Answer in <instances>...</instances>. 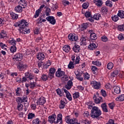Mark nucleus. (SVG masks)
<instances>
[{
	"mask_svg": "<svg viewBox=\"0 0 124 124\" xmlns=\"http://www.w3.org/2000/svg\"><path fill=\"white\" fill-rule=\"evenodd\" d=\"M50 13H51V9L48 8L46 10V16H50Z\"/></svg>",
	"mask_w": 124,
	"mask_h": 124,
	"instance_id": "obj_58",
	"label": "nucleus"
},
{
	"mask_svg": "<svg viewBox=\"0 0 124 124\" xmlns=\"http://www.w3.org/2000/svg\"><path fill=\"white\" fill-rule=\"evenodd\" d=\"M97 48V46H96L94 43H90V45L88 46V49L91 50H95Z\"/></svg>",
	"mask_w": 124,
	"mask_h": 124,
	"instance_id": "obj_15",
	"label": "nucleus"
},
{
	"mask_svg": "<svg viewBox=\"0 0 124 124\" xmlns=\"http://www.w3.org/2000/svg\"><path fill=\"white\" fill-rule=\"evenodd\" d=\"M113 90L115 93H117L119 94V93H121V88L118 86H115L113 87Z\"/></svg>",
	"mask_w": 124,
	"mask_h": 124,
	"instance_id": "obj_19",
	"label": "nucleus"
},
{
	"mask_svg": "<svg viewBox=\"0 0 124 124\" xmlns=\"http://www.w3.org/2000/svg\"><path fill=\"white\" fill-rule=\"evenodd\" d=\"M45 103H46V98L44 97L39 98L38 101H37V104L39 105H44Z\"/></svg>",
	"mask_w": 124,
	"mask_h": 124,
	"instance_id": "obj_12",
	"label": "nucleus"
},
{
	"mask_svg": "<svg viewBox=\"0 0 124 124\" xmlns=\"http://www.w3.org/2000/svg\"><path fill=\"white\" fill-rule=\"evenodd\" d=\"M65 74V73L63 71H61V72H56L55 75L56 77H62V76H64Z\"/></svg>",
	"mask_w": 124,
	"mask_h": 124,
	"instance_id": "obj_25",
	"label": "nucleus"
},
{
	"mask_svg": "<svg viewBox=\"0 0 124 124\" xmlns=\"http://www.w3.org/2000/svg\"><path fill=\"white\" fill-rule=\"evenodd\" d=\"M10 15H11V17L12 18L13 20H16L18 19V15L13 13V12L10 13Z\"/></svg>",
	"mask_w": 124,
	"mask_h": 124,
	"instance_id": "obj_27",
	"label": "nucleus"
},
{
	"mask_svg": "<svg viewBox=\"0 0 124 124\" xmlns=\"http://www.w3.org/2000/svg\"><path fill=\"white\" fill-rule=\"evenodd\" d=\"M65 122L68 124H80L75 118L70 119V116L68 115L65 117Z\"/></svg>",
	"mask_w": 124,
	"mask_h": 124,
	"instance_id": "obj_3",
	"label": "nucleus"
},
{
	"mask_svg": "<svg viewBox=\"0 0 124 124\" xmlns=\"http://www.w3.org/2000/svg\"><path fill=\"white\" fill-rule=\"evenodd\" d=\"M101 17V15L99 14H95L93 16V20H99V18Z\"/></svg>",
	"mask_w": 124,
	"mask_h": 124,
	"instance_id": "obj_38",
	"label": "nucleus"
},
{
	"mask_svg": "<svg viewBox=\"0 0 124 124\" xmlns=\"http://www.w3.org/2000/svg\"><path fill=\"white\" fill-rule=\"evenodd\" d=\"M63 79V81H68V77H67V75H64L63 77H62V80Z\"/></svg>",
	"mask_w": 124,
	"mask_h": 124,
	"instance_id": "obj_62",
	"label": "nucleus"
},
{
	"mask_svg": "<svg viewBox=\"0 0 124 124\" xmlns=\"http://www.w3.org/2000/svg\"><path fill=\"white\" fill-rule=\"evenodd\" d=\"M79 96H80L79 92H75L73 94V97L74 99H77Z\"/></svg>",
	"mask_w": 124,
	"mask_h": 124,
	"instance_id": "obj_44",
	"label": "nucleus"
},
{
	"mask_svg": "<svg viewBox=\"0 0 124 124\" xmlns=\"http://www.w3.org/2000/svg\"><path fill=\"white\" fill-rule=\"evenodd\" d=\"M45 58V55H44V54L42 53H39L37 55V59H38L39 61H43Z\"/></svg>",
	"mask_w": 124,
	"mask_h": 124,
	"instance_id": "obj_18",
	"label": "nucleus"
},
{
	"mask_svg": "<svg viewBox=\"0 0 124 124\" xmlns=\"http://www.w3.org/2000/svg\"><path fill=\"white\" fill-rule=\"evenodd\" d=\"M18 27H19V29H18L19 32L21 33L22 32V30L26 28H28L29 26V23L27 22V20L24 19H22L20 21H19L17 23Z\"/></svg>",
	"mask_w": 124,
	"mask_h": 124,
	"instance_id": "obj_2",
	"label": "nucleus"
},
{
	"mask_svg": "<svg viewBox=\"0 0 124 124\" xmlns=\"http://www.w3.org/2000/svg\"><path fill=\"white\" fill-rule=\"evenodd\" d=\"M16 101L17 102V104L23 103L22 97H17L16 98Z\"/></svg>",
	"mask_w": 124,
	"mask_h": 124,
	"instance_id": "obj_51",
	"label": "nucleus"
},
{
	"mask_svg": "<svg viewBox=\"0 0 124 124\" xmlns=\"http://www.w3.org/2000/svg\"><path fill=\"white\" fill-rule=\"evenodd\" d=\"M62 91H64L65 93L66 94V97H67V99L69 100L70 101H72V96H71V94L68 92V91L66 90V89H64V87H63L62 89Z\"/></svg>",
	"mask_w": 124,
	"mask_h": 124,
	"instance_id": "obj_10",
	"label": "nucleus"
},
{
	"mask_svg": "<svg viewBox=\"0 0 124 124\" xmlns=\"http://www.w3.org/2000/svg\"><path fill=\"white\" fill-rule=\"evenodd\" d=\"M9 43L11 44V45H13V46H16V41L14 40V39L10 40Z\"/></svg>",
	"mask_w": 124,
	"mask_h": 124,
	"instance_id": "obj_55",
	"label": "nucleus"
},
{
	"mask_svg": "<svg viewBox=\"0 0 124 124\" xmlns=\"http://www.w3.org/2000/svg\"><path fill=\"white\" fill-rule=\"evenodd\" d=\"M7 35V34H6V31L4 30H2L0 34V38H4L5 37H6Z\"/></svg>",
	"mask_w": 124,
	"mask_h": 124,
	"instance_id": "obj_28",
	"label": "nucleus"
},
{
	"mask_svg": "<svg viewBox=\"0 0 124 124\" xmlns=\"http://www.w3.org/2000/svg\"><path fill=\"white\" fill-rule=\"evenodd\" d=\"M112 3V1L109 0H108L107 1H106V5L107 6H108L109 7H112V6H113Z\"/></svg>",
	"mask_w": 124,
	"mask_h": 124,
	"instance_id": "obj_40",
	"label": "nucleus"
},
{
	"mask_svg": "<svg viewBox=\"0 0 124 124\" xmlns=\"http://www.w3.org/2000/svg\"><path fill=\"white\" fill-rule=\"evenodd\" d=\"M80 50V46H78V45H75L73 47V50L75 52V53H79Z\"/></svg>",
	"mask_w": 124,
	"mask_h": 124,
	"instance_id": "obj_20",
	"label": "nucleus"
},
{
	"mask_svg": "<svg viewBox=\"0 0 124 124\" xmlns=\"http://www.w3.org/2000/svg\"><path fill=\"white\" fill-rule=\"evenodd\" d=\"M116 104H115V103L112 102L108 104V106L110 108V109H111V110H113L114 109V107H115Z\"/></svg>",
	"mask_w": 124,
	"mask_h": 124,
	"instance_id": "obj_50",
	"label": "nucleus"
},
{
	"mask_svg": "<svg viewBox=\"0 0 124 124\" xmlns=\"http://www.w3.org/2000/svg\"><path fill=\"white\" fill-rule=\"evenodd\" d=\"M59 8V7L58 6V5L57 4H53L52 5V7L51 8V9L52 10H56V9H58Z\"/></svg>",
	"mask_w": 124,
	"mask_h": 124,
	"instance_id": "obj_63",
	"label": "nucleus"
},
{
	"mask_svg": "<svg viewBox=\"0 0 124 124\" xmlns=\"http://www.w3.org/2000/svg\"><path fill=\"white\" fill-rule=\"evenodd\" d=\"M116 101H124V94L120 95L119 97L116 98Z\"/></svg>",
	"mask_w": 124,
	"mask_h": 124,
	"instance_id": "obj_35",
	"label": "nucleus"
},
{
	"mask_svg": "<svg viewBox=\"0 0 124 124\" xmlns=\"http://www.w3.org/2000/svg\"><path fill=\"white\" fill-rule=\"evenodd\" d=\"M36 82H34V81L33 82H30V89H31V90H33V89H34V88H35V87H36Z\"/></svg>",
	"mask_w": 124,
	"mask_h": 124,
	"instance_id": "obj_43",
	"label": "nucleus"
},
{
	"mask_svg": "<svg viewBox=\"0 0 124 124\" xmlns=\"http://www.w3.org/2000/svg\"><path fill=\"white\" fill-rule=\"evenodd\" d=\"M90 37L92 40H95V39H97V36H96V34H95V33H91Z\"/></svg>",
	"mask_w": 124,
	"mask_h": 124,
	"instance_id": "obj_31",
	"label": "nucleus"
},
{
	"mask_svg": "<svg viewBox=\"0 0 124 124\" xmlns=\"http://www.w3.org/2000/svg\"><path fill=\"white\" fill-rule=\"evenodd\" d=\"M111 19L112 20V21H113L114 22H117V21L119 20V16L117 15H112L111 16Z\"/></svg>",
	"mask_w": 124,
	"mask_h": 124,
	"instance_id": "obj_41",
	"label": "nucleus"
},
{
	"mask_svg": "<svg viewBox=\"0 0 124 124\" xmlns=\"http://www.w3.org/2000/svg\"><path fill=\"white\" fill-rule=\"evenodd\" d=\"M82 7L84 9H87L89 7V2H86L82 4Z\"/></svg>",
	"mask_w": 124,
	"mask_h": 124,
	"instance_id": "obj_53",
	"label": "nucleus"
},
{
	"mask_svg": "<svg viewBox=\"0 0 124 124\" xmlns=\"http://www.w3.org/2000/svg\"><path fill=\"white\" fill-rule=\"evenodd\" d=\"M76 76H77L76 78L79 81H83L84 78L81 77V75L80 74V72L78 73V74H75Z\"/></svg>",
	"mask_w": 124,
	"mask_h": 124,
	"instance_id": "obj_37",
	"label": "nucleus"
},
{
	"mask_svg": "<svg viewBox=\"0 0 124 124\" xmlns=\"http://www.w3.org/2000/svg\"><path fill=\"white\" fill-rule=\"evenodd\" d=\"M117 29L120 31H124V24L118 25Z\"/></svg>",
	"mask_w": 124,
	"mask_h": 124,
	"instance_id": "obj_42",
	"label": "nucleus"
},
{
	"mask_svg": "<svg viewBox=\"0 0 124 124\" xmlns=\"http://www.w3.org/2000/svg\"><path fill=\"white\" fill-rule=\"evenodd\" d=\"M79 62H80V57L78 56L76 57L75 64H78L79 63Z\"/></svg>",
	"mask_w": 124,
	"mask_h": 124,
	"instance_id": "obj_59",
	"label": "nucleus"
},
{
	"mask_svg": "<svg viewBox=\"0 0 124 124\" xmlns=\"http://www.w3.org/2000/svg\"><path fill=\"white\" fill-rule=\"evenodd\" d=\"M35 117V115L34 114V113H30L28 114V119L30 120L31 119H32V118H34Z\"/></svg>",
	"mask_w": 124,
	"mask_h": 124,
	"instance_id": "obj_52",
	"label": "nucleus"
},
{
	"mask_svg": "<svg viewBox=\"0 0 124 124\" xmlns=\"http://www.w3.org/2000/svg\"><path fill=\"white\" fill-rule=\"evenodd\" d=\"M21 32L22 33H24V34H27V33H30L31 32V30L30 29H27V28H24L23 29L21 30Z\"/></svg>",
	"mask_w": 124,
	"mask_h": 124,
	"instance_id": "obj_30",
	"label": "nucleus"
},
{
	"mask_svg": "<svg viewBox=\"0 0 124 124\" xmlns=\"http://www.w3.org/2000/svg\"><path fill=\"white\" fill-rule=\"evenodd\" d=\"M65 104H66V103H65V102L61 100L60 101L59 108H60V109H63L64 107H65Z\"/></svg>",
	"mask_w": 124,
	"mask_h": 124,
	"instance_id": "obj_29",
	"label": "nucleus"
},
{
	"mask_svg": "<svg viewBox=\"0 0 124 124\" xmlns=\"http://www.w3.org/2000/svg\"><path fill=\"white\" fill-rule=\"evenodd\" d=\"M101 93L102 95L104 96V97H105L107 96V94L106 93V91H105V90L103 89H102L101 90Z\"/></svg>",
	"mask_w": 124,
	"mask_h": 124,
	"instance_id": "obj_56",
	"label": "nucleus"
},
{
	"mask_svg": "<svg viewBox=\"0 0 124 124\" xmlns=\"http://www.w3.org/2000/svg\"><path fill=\"white\" fill-rule=\"evenodd\" d=\"M27 67H28V65L23 64L21 63H19L17 65V68L19 71H23V70H25Z\"/></svg>",
	"mask_w": 124,
	"mask_h": 124,
	"instance_id": "obj_13",
	"label": "nucleus"
},
{
	"mask_svg": "<svg viewBox=\"0 0 124 124\" xmlns=\"http://www.w3.org/2000/svg\"><path fill=\"white\" fill-rule=\"evenodd\" d=\"M118 16L123 19L124 18V11L122 10H119L118 13L117 14Z\"/></svg>",
	"mask_w": 124,
	"mask_h": 124,
	"instance_id": "obj_26",
	"label": "nucleus"
},
{
	"mask_svg": "<svg viewBox=\"0 0 124 124\" xmlns=\"http://www.w3.org/2000/svg\"><path fill=\"white\" fill-rule=\"evenodd\" d=\"M101 40H102V41H103L104 42H106V41H107V40H108L107 37L106 36H103L101 37Z\"/></svg>",
	"mask_w": 124,
	"mask_h": 124,
	"instance_id": "obj_61",
	"label": "nucleus"
},
{
	"mask_svg": "<svg viewBox=\"0 0 124 124\" xmlns=\"http://www.w3.org/2000/svg\"><path fill=\"white\" fill-rule=\"evenodd\" d=\"M56 93L60 96H62V95H63V93H62V89H60L59 88L57 89L56 90Z\"/></svg>",
	"mask_w": 124,
	"mask_h": 124,
	"instance_id": "obj_39",
	"label": "nucleus"
},
{
	"mask_svg": "<svg viewBox=\"0 0 124 124\" xmlns=\"http://www.w3.org/2000/svg\"><path fill=\"white\" fill-rule=\"evenodd\" d=\"M45 7V5H41L39 9H38L36 11L35 14L34 16V18H37V17L39 16V14H40V12L42 11V10L43 9V8H44Z\"/></svg>",
	"mask_w": 124,
	"mask_h": 124,
	"instance_id": "obj_9",
	"label": "nucleus"
},
{
	"mask_svg": "<svg viewBox=\"0 0 124 124\" xmlns=\"http://www.w3.org/2000/svg\"><path fill=\"white\" fill-rule=\"evenodd\" d=\"M92 63L94 65H96L97 66H101V62L99 61H93Z\"/></svg>",
	"mask_w": 124,
	"mask_h": 124,
	"instance_id": "obj_36",
	"label": "nucleus"
},
{
	"mask_svg": "<svg viewBox=\"0 0 124 124\" xmlns=\"http://www.w3.org/2000/svg\"><path fill=\"white\" fill-rule=\"evenodd\" d=\"M118 74H120V70H115L113 71V73L111 74V78H114V77H116L117 76Z\"/></svg>",
	"mask_w": 124,
	"mask_h": 124,
	"instance_id": "obj_23",
	"label": "nucleus"
},
{
	"mask_svg": "<svg viewBox=\"0 0 124 124\" xmlns=\"http://www.w3.org/2000/svg\"><path fill=\"white\" fill-rule=\"evenodd\" d=\"M24 58V55L22 53H16L14 55L13 58V60L14 61H16V62H21L22 60H23Z\"/></svg>",
	"mask_w": 124,
	"mask_h": 124,
	"instance_id": "obj_4",
	"label": "nucleus"
},
{
	"mask_svg": "<svg viewBox=\"0 0 124 124\" xmlns=\"http://www.w3.org/2000/svg\"><path fill=\"white\" fill-rule=\"evenodd\" d=\"M63 50L66 53H68L70 51V46L68 45H65L62 47Z\"/></svg>",
	"mask_w": 124,
	"mask_h": 124,
	"instance_id": "obj_22",
	"label": "nucleus"
},
{
	"mask_svg": "<svg viewBox=\"0 0 124 124\" xmlns=\"http://www.w3.org/2000/svg\"><path fill=\"white\" fill-rule=\"evenodd\" d=\"M55 72H56V69L55 68H51L49 69L50 74H55Z\"/></svg>",
	"mask_w": 124,
	"mask_h": 124,
	"instance_id": "obj_57",
	"label": "nucleus"
},
{
	"mask_svg": "<svg viewBox=\"0 0 124 124\" xmlns=\"http://www.w3.org/2000/svg\"><path fill=\"white\" fill-rule=\"evenodd\" d=\"M73 86V82L71 81V80L68 81L67 84L65 85V88L67 89V90H70L72 86Z\"/></svg>",
	"mask_w": 124,
	"mask_h": 124,
	"instance_id": "obj_16",
	"label": "nucleus"
},
{
	"mask_svg": "<svg viewBox=\"0 0 124 124\" xmlns=\"http://www.w3.org/2000/svg\"><path fill=\"white\" fill-rule=\"evenodd\" d=\"M22 9H23V8L20 5H17L15 8V11L18 13L22 12Z\"/></svg>",
	"mask_w": 124,
	"mask_h": 124,
	"instance_id": "obj_32",
	"label": "nucleus"
},
{
	"mask_svg": "<svg viewBox=\"0 0 124 124\" xmlns=\"http://www.w3.org/2000/svg\"><path fill=\"white\" fill-rule=\"evenodd\" d=\"M41 79L43 81H47L48 80V76L44 74L42 75Z\"/></svg>",
	"mask_w": 124,
	"mask_h": 124,
	"instance_id": "obj_49",
	"label": "nucleus"
},
{
	"mask_svg": "<svg viewBox=\"0 0 124 124\" xmlns=\"http://www.w3.org/2000/svg\"><path fill=\"white\" fill-rule=\"evenodd\" d=\"M94 3L96 5H97V6H101L103 4V2L100 0H94Z\"/></svg>",
	"mask_w": 124,
	"mask_h": 124,
	"instance_id": "obj_33",
	"label": "nucleus"
},
{
	"mask_svg": "<svg viewBox=\"0 0 124 124\" xmlns=\"http://www.w3.org/2000/svg\"><path fill=\"white\" fill-rule=\"evenodd\" d=\"M74 64H76L74 63V62L72 61L70 62L69 64L68 65V68L69 69H73V68H74Z\"/></svg>",
	"mask_w": 124,
	"mask_h": 124,
	"instance_id": "obj_34",
	"label": "nucleus"
},
{
	"mask_svg": "<svg viewBox=\"0 0 124 124\" xmlns=\"http://www.w3.org/2000/svg\"><path fill=\"white\" fill-rule=\"evenodd\" d=\"M57 118V116H56V114L54 113L51 115L48 116V122L50 123V124H55L56 118Z\"/></svg>",
	"mask_w": 124,
	"mask_h": 124,
	"instance_id": "obj_8",
	"label": "nucleus"
},
{
	"mask_svg": "<svg viewBox=\"0 0 124 124\" xmlns=\"http://www.w3.org/2000/svg\"><path fill=\"white\" fill-rule=\"evenodd\" d=\"M88 27H89V24H88V23H83L81 25V27L80 28V30L82 31H85V30H87V29L88 28Z\"/></svg>",
	"mask_w": 124,
	"mask_h": 124,
	"instance_id": "obj_24",
	"label": "nucleus"
},
{
	"mask_svg": "<svg viewBox=\"0 0 124 124\" xmlns=\"http://www.w3.org/2000/svg\"><path fill=\"white\" fill-rule=\"evenodd\" d=\"M101 110L98 108V107L94 106L91 110L90 115L92 119L99 120V116H101Z\"/></svg>",
	"mask_w": 124,
	"mask_h": 124,
	"instance_id": "obj_1",
	"label": "nucleus"
},
{
	"mask_svg": "<svg viewBox=\"0 0 124 124\" xmlns=\"http://www.w3.org/2000/svg\"><path fill=\"white\" fill-rule=\"evenodd\" d=\"M91 83L93 85V88H94V89H95V90H99L100 87H101V84L99 82L92 81Z\"/></svg>",
	"mask_w": 124,
	"mask_h": 124,
	"instance_id": "obj_7",
	"label": "nucleus"
},
{
	"mask_svg": "<svg viewBox=\"0 0 124 124\" xmlns=\"http://www.w3.org/2000/svg\"><path fill=\"white\" fill-rule=\"evenodd\" d=\"M83 77L84 80H89V79H90V78L91 77V76H90L88 73H85L83 74Z\"/></svg>",
	"mask_w": 124,
	"mask_h": 124,
	"instance_id": "obj_46",
	"label": "nucleus"
},
{
	"mask_svg": "<svg viewBox=\"0 0 124 124\" xmlns=\"http://www.w3.org/2000/svg\"><path fill=\"white\" fill-rule=\"evenodd\" d=\"M25 76H27V78H29L30 80H32V79H33V76H32L31 74L29 73H26Z\"/></svg>",
	"mask_w": 124,
	"mask_h": 124,
	"instance_id": "obj_48",
	"label": "nucleus"
},
{
	"mask_svg": "<svg viewBox=\"0 0 124 124\" xmlns=\"http://www.w3.org/2000/svg\"><path fill=\"white\" fill-rule=\"evenodd\" d=\"M114 66V64L112 62H109L107 65V68L108 69H112L113 67Z\"/></svg>",
	"mask_w": 124,
	"mask_h": 124,
	"instance_id": "obj_54",
	"label": "nucleus"
},
{
	"mask_svg": "<svg viewBox=\"0 0 124 124\" xmlns=\"http://www.w3.org/2000/svg\"><path fill=\"white\" fill-rule=\"evenodd\" d=\"M41 121H40V120H39V118H36L35 120H33L32 121V124H40V123Z\"/></svg>",
	"mask_w": 124,
	"mask_h": 124,
	"instance_id": "obj_47",
	"label": "nucleus"
},
{
	"mask_svg": "<svg viewBox=\"0 0 124 124\" xmlns=\"http://www.w3.org/2000/svg\"><path fill=\"white\" fill-rule=\"evenodd\" d=\"M23 105L22 104H18L17 107V109L18 110H22L23 109Z\"/></svg>",
	"mask_w": 124,
	"mask_h": 124,
	"instance_id": "obj_60",
	"label": "nucleus"
},
{
	"mask_svg": "<svg viewBox=\"0 0 124 124\" xmlns=\"http://www.w3.org/2000/svg\"><path fill=\"white\" fill-rule=\"evenodd\" d=\"M85 16L86 18H88V20L90 21V22H91L93 23V22H94V20H93V15H92V12H86L85 13Z\"/></svg>",
	"mask_w": 124,
	"mask_h": 124,
	"instance_id": "obj_6",
	"label": "nucleus"
},
{
	"mask_svg": "<svg viewBox=\"0 0 124 124\" xmlns=\"http://www.w3.org/2000/svg\"><path fill=\"white\" fill-rule=\"evenodd\" d=\"M101 12L103 15L107 14L108 12V9L106 7V6L103 7L101 9Z\"/></svg>",
	"mask_w": 124,
	"mask_h": 124,
	"instance_id": "obj_21",
	"label": "nucleus"
},
{
	"mask_svg": "<svg viewBox=\"0 0 124 124\" xmlns=\"http://www.w3.org/2000/svg\"><path fill=\"white\" fill-rule=\"evenodd\" d=\"M68 38L71 41H76L78 40V36L73 34H69Z\"/></svg>",
	"mask_w": 124,
	"mask_h": 124,
	"instance_id": "obj_14",
	"label": "nucleus"
},
{
	"mask_svg": "<svg viewBox=\"0 0 124 124\" xmlns=\"http://www.w3.org/2000/svg\"><path fill=\"white\" fill-rule=\"evenodd\" d=\"M46 20L49 22L51 25H55L56 24V19L53 16H49L46 17Z\"/></svg>",
	"mask_w": 124,
	"mask_h": 124,
	"instance_id": "obj_5",
	"label": "nucleus"
},
{
	"mask_svg": "<svg viewBox=\"0 0 124 124\" xmlns=\"http://www.w3.org/2000/svg\"><path fill=\"white\" fill-rule=\"evenodd\" d=\"M101 107L104 112L105 113H108V109H107V105H106V103H104L101 105Z\"/></svg>",
	"mask_w": 124,
	"mask_h": 124,
	"instance_id": "obj_17",
	"label": "nucleus"
},
{
	"mask_svg": "<svg viewBox=\"0 0 124 124\" xmlns=\"http://www.w3.org/2000/svg\"><path fill=\"white\" fill-rule=\"evenodd\" d=\"M93 99L95 103H96V104H99V103H100V102H103L102 97H99L98 98L97 97H96L95 94H94L93 95Z\"/></svg>",
	"mask_w": 124,
	"mask_h": 124,
	"instance_id": "obj_11",
	"label": "nucleus"
},
{
	"mask_svg": "<svg viewBox=\"0 0 124 124\" xmlns=\"http://www.w3.org/2000/svg\"><path fill=\"white\" fill-rule=\"evenodd\" d=\"M28 80V78H27V76L22 78V80L21 79V83H24V82H27Z\"/></svg>",
	"mask_w": 124,
	"mask_h": 124,
	"instance_id": "obj_64",
	"label": "nucleus"
},
{
	"mask_svg": "<svg viewBox=\"0 0 124 124\" xmlns=\"http://www.w3.org/2000/svg\"><path fill=\"white\" fill-rule=\"evenodd\" d=\"M10 50L11 53H15V52L17 51V47H16V46H11L10 48Z\"/></svg>",
	"mask_w": 124,
	"mask_h": 124,
	"instance_id": "obj_45",
	"label": "nucleus"
}]
</instances>
